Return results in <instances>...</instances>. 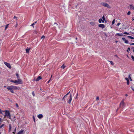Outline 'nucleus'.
I'll list each match as a JSON object with an SVG mask.
<instances>
[{"mask_svg":"<svg viewBox=\"0 0 134 134\" xmlns=\"http://www.w3.org/2000/svg\"><path fill=\"white\" fill-rule=\"evenodd\" d=\"M3 112L5 113V115L4 116L5 117H7L10 119H11V115L10 113L8 110H3L2 111Z\"/></svg>","mask_w":134,"mask_h":134,"instance_id":"1","label":"nucleus"},{"mask_svg":"<svg viewBox=\"0 0 134 134\" xmlns=\"http://www.w3.org/2000/svg\"><path fill=\"white\" fill-rule=\"evenodd\" d=\"M72 97L71 94H70V95L69 97L68 98L67 101V102L69 103V104H70L71 103V101L72 100Z\"/></svg>","mask_w":134,"mask_h":134,"instance_id":"2","label":"nucleus"},{"mask_svg":"<svg viewBox=\"0 0 134 134\" xmlns=\"http://www.w3.org/2000/svg\"><path fill=\"white\" fill-rule=\"evenodd\" d=\"M56 38L57 40H62L63 38V37L62 35L61 34H58L56 37Z\"/></svg>","mask_w":134,"mask_h":134,"instance_id":"3","label":"nucleus"},{"mask_svg":"<svg viewBox=\"0 0 134 134\" xmlns=\"http://www.w3.org/2000/svg\"><path fill=\"white\" fill-rule=\"evenodd\" d=\"M7 89L8 90H9L12 93H14V92L12 87V86H7Z\"/></svg>","mask_w":134,"mask_h":134,"instance_id":"4","label":"nucleus"},{"mask_svg":"<svg viewBox=\"0 0 134 134\" xmlns=\"http://www.w3.org/2000/svg\"><path fill=\"white\" fill-rule=\"evenodd\" d=\"M102 4V5L104 7H107L108 8H110V5L107 3H103Z\"/></svg>","mask_w":134,"mask_h":134,"instance_id":"5","label":"nucleus"},{"mask_svg":"<svg viewBox=\"0 0 134 134\" xmlns=\"http://www.w3.org/2000/svg\"><path fill=\"white\" fill-rule=\"evenodd\" d=\"M4 63L8 68H9L10 69L11 68V67L9 63H7L6 62H4Z\"/></svg>","mask_w":134,"mask_h":134,"instance_id":"6","label":"nucleus"},{"mask_svg":"<svg viewBox=\"0 0 134 134\" xmlns=\"http://www.w3.org/2000/svg\"><path fill=\"white\" fill-rule=\"evenodd\" d=\"M17 85L18 84H21L23 83V82L22 80L20 79H18V80H17Z\"/></svg>","mask_w":134,"mask_h":134,"instance_id":"7","label":"nucleus"},{"mask_svg":"<svg viewBox=\"0 0 134 134\" xmlns=\"http://www.w3.org/2000/svg\"><path fill=\"white\" fill-rule=\"evenodd\" d=\"M124 105V102L123 100L122 101H121L120 104V107H123Z\"/></svg>","mask_w":134,"mask_h":134,"instance_id":"8","label":"nucleus"},{"mask_svg":"<svg viewBox=\"0 0 134 134\" xmlns=\"http://www.w3.org/2000/svg\"><path fill=\"white\" fill-rule=\"evenodd\" d=\"M42 79V77L41 76H38L37 79H36L35 81H38L39 80H40L41 79Z\"/></svg>","mask_w":134,"mask_h":134,"instance_id":"9","label":"nucleus"},{"mask_svg":"<svg viewBox=\"0 0 134 134\" xmlns=\"http://www.w3.org/2000/svg\"><path fill=\"white\" fill-rule=\"evenodd\" d=\"M70 93V91H69L66 95H65L63 98L62 100H64L65 101V99L67 97V96Z\"/></svg>","mask_w":134,"mask_h":134,"instance_id":"10","label":"nucleus"},{"mask_svg":"<svg viewBox=\"0 0 134 134\" xmlns=\"http://www.w3.org/2000/svg\"><path fill=\"white\" fill-rule=\"evenodd\" d=\"M122 40L124 41L125 43H128V41L125 38L122 37Z\"/></svg>","mask_w":134,"mask_h":134,"instance_id":"11","label":"nucleus"},{"mask_svg":"<svg viewBox=\"0 0 134 134\" xmlns=\"http://www.w3.org/2000/svg\"><path fill=\"white\" fill-rule=\"evenodd\" d=\"M12 89L13 90H17L18 88L17 86H12Z\"/></svg>","mask_w":134,"mask_h":134,"instance_id":"12","label":"nucleus"},{"mask_svg":"<svg viewBox=\"0 0 134 134\" xmlns=\"http://www.w3.org/2000/svg\"><path fill=\"white\" fill-rule=\"evenodd\" d=\"M37 117L39 119H41L43 117V116L42 114H40L37 115Z\"/></svg>","mask_w":134,"mask_h":134,"instance_id":"13","label":"nucleus"},{"mask_svg":"<svg viewBox=\"0 0 134 134\" xmlns=\"http://www.w3.org/2000/svg\"><path fill=\"white\" fill-rule=\"evenodd\" d=\"M24 130L21 129L20 131H19L17 133V134H23Z\"/></svg>","mask_w":134,"mask_h":134,"instance_id":"14","label":"nucleus"},{"mask_svg":"<svg viewBox=\"0 0 134 134\" xmlns=\"http://www.w3.org/2000/svg\"><path fill=\"white\" fill-rule=\"evenodd\" d=\"M99 26L102 28H103L105 27V26L103 24H100L99 25Z\"/></svg>","mask_w":134,"mask_h":134,"instance_id":"15","label":"nucleus"},{"mask_svg":"<svg viewBox=\"0 0 134 134\" xmlns=\"http://www.w3.org/2000/svg\"><path fill=\"white\" fill-rule=\"evenodd\" d=\"M10 81L12 82H14V83H15V85H17V80H14H14H10Z\"/></svg>","mask_w":134,"mask_h":134,"instance_id":"16","label":"nucleus"},{"mask_svg":"<svg viewBox=\"0 0 134 134\" xmlns=\"http://www.w3.org/2000/svg\"><path fill=\"white\" fill-rule=\"evenodd\" d=\"M30 49V48H26V53H28L29 52V51Z\"/></svg>","mask_w":134,"mask_h":134,"instance_id":"17","label":"nucleus"},{"mask_svg":"<svg viewBox=\"0 0 134 134\" xmlns=\"http://www.w3.org/2000/svg\"><path fill=\"white\" fill-rule=\"evenodd\" d=\"M130 9H133V10H134V6H133V5H130Z\"/></svg>","mask_w":134,"mask_h":134,"instance_id":"18","label":"nucleus"},{"mask_svg":"<svg viewBox=\"0 0 134 134\" xmlns=\"http://www.w3.org/2000/svg\"><path fill=\"white\" fill-rule=\"evenodd\" d=\"M102 23H104V21H105V17L104 16V15H103V17H102Z\"/></svg>","mask_w":134,"mask_h":134,"instance_id":"19","label":"nucleus"},{"mask_svg":"<svg viewBox=\"0 0 134 134\" xmlns=\"http://www.w3.org/2000/svg\"><path fill=\"white\" fill-rule=\"evenodd\" d=\"M127 37L129 38V39H134V38L132 36H128Z\"/></svg>","mask_w":134,"mask_h":134,"instance_id":"20","label":"nucleus"},{"mask_svg":"<svg viewBox=\"0 0 134 134\" xmlns=\"http://www.w3.org/2000/svg\"><path fill=\"white\" fill-rule=\"evenodd\" d=\"M9 131H10L12 129V127L11 126V125L10 124L9 125Z\"/></svg>","mask_w":134,"mask_h":134,"instance_id":"21","label":"nucleus"},{"mask_svg":"<svg viewBox=\"0 0 134 134\" xmlns=\"http://www.w3.org/2000/svg\"><path fill=\"white\" fill-rule=\"evenodd\" d=\"M131 74H129V78L130 79V80L131 81H132V79L131 77Z\"/></svg>","mask_w":134,"mask_h":134,"instance_id":"22","label":"nucleus"},{"mask_svg":"<svg viewBox=\"0 0 134 134\" xmlns=\"http://www.w3.org/2000/svg\"><path fill=\"white\" fill-rule=\"evenodd\" d=\"M109 62H110L111 64L112 65H114V63L112 61H109Z\"/></svg>","mask_w":134,"mask_h":134,"instance_id":"23","label":"nucleus"},{"mask_svg":"<svg viewBox=\"0 0 134 134\" xmlns=\"http://www.w3.org/2000/svg\"><path fill=\"white\" fill-rule=\"evenodd\" d=\"M102 20L101 18L100 19H99V22L100 23H101L102 22Z\"/></svg>","mask_w":134,"mask_h":134,"instance_id":"24","label":"nucleus"},{"mask_svg":"<svg viewBox=\"0 0 134 134\" xmlns=\"http://www.w3.org/2000/svg\"><path fill=\"white\" fill-rule=\"evenodd\" d=\"M9 25V24H7L5 25V30H6V29H7V28L8 27V26Z\"/></svg>","mask_w":134,"mask_h":134,"instance_id":"25","label":"nucleus"},{"mask_svg":"<svg viewBox=\"0 0 134 134\" xmlns=\"http://www.w3.org/2000/svg\"><path fill=\"white\" fill-rule=\"evenodd\" d=\"M65 66L64 65H62L61 67V68L63 69H64L65 68Z\"/></svg>","mask_w":134,"mask_h":134,"instance_id":"26","label":"nucleus"},{"mask_svg":"<svg viewBox=\"0 0 134 134\" xmlns=\"http://www.w3.org/2000/svg\"><path fill=\"white\" fill-rule=\"evenodd\" d=\"M16 76H17L18 79L19 78V75L18 73L16 74Z\"/></svg>","mask_w":134,"mask_h":134,"instance_id":"27","label":"nucleus"},{"mask_svg":"<svg viewBox=\"0 0 134 134\" xmlns=\"http://www.w3.org/2000/svg\"><path fill=\"white\" fill-rule=\"evenodd\" d=\"M127 84L128 85H129L130 82H129V80H128L127 81Z\"/></svg>","mask_w":134,"mask_h":134,"instance_id":"28","label":"nucleus"},{"mask_svg":"<svg viewBox=\"0 0 134 134\" xmlns=\"http://www.w3.org/2000/svg\"><path fill=\"white\" fill-rule=\"evenodd\" d=\"M52 29L54 31H55L56 30L55 27V26H54L53 28H52Z\"/></svg>","mask_w":134,"mask_h":134,"instance_id":"29","label":"nucleus"},{"mask_svg":"<svg viewBox=\"0 0 134 134\" xmlns=\"http://www.w3.org/2000/svg\"><path fill=\"white\" fill-rule=\"evenodd\" d=\"M129 51H130V48H129V47H128V48H127V51L128 52H129Z\"/></svg>","mask_w":134,"mask_h":134,"instance_id":"30","label":"nucleus"},{"mask_svg":"<svg viewBox=\"0 0 134 134\" xmlns=\"http://www.w3.org/2000/svg\"><path fill=\"white\" fill-rule=\"evenodd\" d=\"M35 23H33L30 26H32L33 27H34V25H35Z\"/></svg>","mask_w":134,"mask_h":134,"instance_id":"31","label":"nucleus"},{"mask_svg":"<svg viewBox=\"0 0 134 134\" xmlns=\"http://www.w3.org/2000/svg\"><path fill=\"white\" fill-rule=\"evenodd\" d=\"M131 57L133 61H134V57L133 55H131Z\"/></svg>","mask_w":134,"mask_h":134,"instance_id":"32","label":"nucleus"},{"mask_svg":"<svg viewBox=\"0 0 134 134\" xmlns=\"http://www.w3.org/2000/svg\"><path fill=\"white\" fill-rule=\"evenodd\" d=\"M14 19H16V20H17L18 19L15 16H14Z\"/></svg>","mask_w":134,"mask_h":134,"instance_id":"33","label":"nucleus"},{"mask_svg":"<svg viewBox=\"0 0 134 134\" xmlns=\"http://www.w3.org/2000/svg\"><path fill=\"white\" fill-rule=\"evenodd\" d=\"M115 23V19L113 20L112 22V25H113Z\"/></svg>","mask_w":134,"mask_h":134,"instance_id":"34","label":"nucleus"},{"mask_svg":"<svg viewBox=\"0 0 134 134\" xmlns=\"http://www.w3.org/2000/svg\"><path fill=\"white\" fill-rule=\"evenodd\" d=\"M45 37V36H44L43 35V36H42L41 37V38L42 39H44V38Z\"/></svg>","mask_w":134,"mask_h":134,"instance_id":"35","label":"nucleus"},{"mask_svg":"<svg viewBox=\"0 0 134 134\" xmlns=\"http://www.w3.org/2000/svg\"><path fill=\"white\" fill-rule=\"evenodd\" d=\"M131 14V12L130 11H129L127 13V14L128 15H130Z\"/></svg>","mask_w":134,"mask_h":134,"instance_id":"36","label":"nucleus"},{"mask_svg":"<svg viewBox=\"0 0 134 134\" xmlns=\"http://www.w3.org/2000/svg\"><path fill=\"white\" fill-rule=\"evenodd\" d=\"M15 105L16 107L17 108H19V106L18 105V104L17 103H16L15 104Z\"/></svg>","mask_w":134,"mask_h":134,"instance_id":"37","label":"nucleus"},{"mask_svg":"<svg viewBox=\"0 0 134 134\" xmlns=\"http://www.w3.org/2000/svg\"><path fill=\"white\" fill-rule=\"evenodd\" d=\"M116 35H118L119 36H121V35H123L122 34H116Z\"/></svg>","mask_w":134,"mask_h":134,"instance_id":"38","label":"nucleus"},{"mask_svg":"<svg viewBox=\"0 0 134 134\" xmlns=\"http://www.w3.org/2000/svg\"><path fill=\"white\" fill-rule=\"evenodd\" d=\"M54 25H55V26H57L58 25V24L57 23H54Z\"/></svg>","mask_w":134,"mask_h":134,"instance_id":"39","label":"nucleus"},{"mask_svg":"<svg viewBox=\"0 0 134 134\" xmlns=\"http://www.w3.org/2000/svg\"><path fill=\"white\" fill-rule=\"evenodd\" d=\"M33 118L34 119V122H35V117H34V116H33Z\"/></svg>","mask_w":134,"mask_h":134,"instance_id":"40","label":"nucleus"},{"mask_svg":"<svg viewBox=\"0 0 134 134\" xmlns=\"http://www.w3.org/2000/svg\"><path fill=\"white\" fill-rule=\"evenodd\" d=\"M2 111H2L1 109H0V113L1 114H2Z\"/></svg>","mask_w":134,"mask_h":134,"instance_id":"41","label":"nucleus"},{"mask_svg":"<svg viewBox=\"0 0 134 134\" xmlns=\"http://www.w3.org/2000/svg\"><path fill=\"white\" fill-rule=\"evenodd\" d=\"M99 99V97H97L96 98V100H98Z\"/></svg>","mask_w":134,"mask_h":134,"instance_id":"42","label":"nucleus"},{"mask_svg":"<svg viewBox=\"0 0 134 134\" xmlns=\"http://www.w3.org/2000/svg\"><path fill=\"white\" fill-rule=\"evenodd\" d=\"M32 94L33 95V96H34L35 95L34 92V91L32 92Z\"/></svg>","mask_w":134,"mask_h":134,"instance_id":"43","label":"nucleus"},{"mask_svg":"<svg viewBox=\"0 0 134 134\" xmlns=\"http://www.w3.org/2000/svg\"><path fill=\"white\" fill-rule=\"evenodd\" d=\"M125 79L126 80V81H127L129 80L128 79L127 77H126L125 78Z\"/></svg>","mask_w":134,"mask_h":134,"instance_id":"44","label":"nucleus"},{"mask_svg":"<svg viewBox=\"0 0 134 134\" xmlns=\"http://www.w3.org/2000/svg\"><path fill=\"white\" fill-rule=\"evenodd\" d=\"M4 125V124H2L0 126V127L1 128Z\"/></svg>","mask_w":134,"mask_h":134,"instance_id":"45","label":"nucleus"},{"mask_svg":"<svg viewBox=\"0 0 134 134\" xmlns=\"http://www.w3.org/2000/svg\"><path fill=\"white\" fill-rule=\"evenodd\" d=\"M120 24V23H118V24H117V25L118 26H119Z\"/></svg>","mask_w":134,"mask_h":134,"instance_id":"46","label":"nucleus"},{"mask_svg":"<svg viewBox=\"0 0 134 134\" xmlns=\"http://www.w3.org/2000/svg\"><path fill=\"white\" fill-rule=\"evenodd\" d=\"M130 44L131 45H134V43H132Z\"/></svg>","mask_w":134,"mask_h":134,"instance_id":"47","label":"nucleus"},{"mask_svg":"<svg viewBox=\"0 0 134 134\" xmlns=\"http://www.w3.org/2000/svg\"><path fill=\"white\" fill-rule=\"evenodd\" d=\"M115 42H116V43H117L118 42V41H115Z\"/></svg>","mask_w":134,"mask_h":134,"instance_id":"48","label":"nucleus"},{"mask_svg":"<svg viewBox=\"0 0 134 134\" xmlns=\"http://www.w3.org/2000/svg\"><path fill=\"white\" fill-rule=\"evenodd\" d=\"M123 34H128V33H127V32H124L123 33Z\"/></svg>","mask_w":134,"mask_h":134,"instance_id":"49","label":"nucleus"},{"mask_svg":"<svg viewBox=\"0 0 134 134\" xmlns=\"http://www.w3.org/2000/svg\"><path fill=\"white\" fill-rule=\"evenodd\" d=\"M132 20L133 21L134 20V18H132Z\"/></svg>","mask_w":134,"mask_h":134,"instance_id":"50","label":"nucleus"},{"mask_svg":"<svg viewBox=\"0 0 134 134\" xmlns=\"http://www.w3.org/2000/svg\"><path fill=\"white\" fill-rule=\"evenodd\" d=\"M1 120H2V119L1 118H0V122H1Z\"/></svg>","mask_w":134,"mask_h":134,"instance_id":"51","label":"nucleus"},{"mask_svg":"<svg viewBox=\"0 0 134 134\" xmlns=\"http://www.w3.org/2000/svg\"><path fill=\"white\" fill-rule=\"evenodd\" d=\"M7 87L6 86H4V88H5Z\"/></svg>","mask_w":134,"mask_h":134,"instance_id":"52","label":"nucleus"},{"mask_svg":"<svg viewBox=\"0 0 134 134\" xmlns=\"http://www.w3.org/2000/svg\"><path fill=\"white\" fill-rule=\"evenodd\" d=\"M125 95L126 96H128V95L127 94H126Z\"/></svg>","mask_w":134,"mask_h":134,"instance_id":"53","label":"nucleus"},{"mask_svg":"<svg viewBox=\"0 0 134 134\" xmlns=\"http://www.w3.org/2000/svg\"><path fill=\"white\" fill-rule=\"evenodd\" d=\"M131 48L132 49H134V47H132V48Z\"/></svg>","mask_w":134,"mask_h":134,"instance_id":"54","label":"nucleus"},{"mask_svg":"<svg viewBox=\"0 0 134 134\" xmlns=\"http://www.w3.org/2000/svg\"><path fill=\"white\" fill-rule=\"evenodd\" d=\"M50 79L48 82V83H49V81H50Z\"/></svg>","mask_w":134,"mask_h":134,"instance_id":"55","label":"nucleus"},{"mask_svg":"<svg viewBox=\"0 0 134 134\" xmlns=\"http://www.w3.org/2000/svg\"><path fill=\"white\" fill-rule=\"evenodd\" d=\"M115 56H117V55H115Z\"/></svg>","mask_w":134,"mask_h":134,"instance_id":"56","label":"nucleus"},{"mask_svg":"<svg viewBox=\"0 0 134 134\" xmlns=\"http://www.w3.org/2000/svg\"><path fill=\"white\" fill-rule=\"evenodd\" d=\"M37 23V21H36L35 22V23Z\"/></svg>","mask_w":134,"mask_h":134,"instance_id":"57","label":"nucleus"},{"mask_svg":"<svg viewBox=\"0 0 134 134\" xmlns=\"http://www.w3.org/2000/svg\"><path fill=\"white\" fill-rule=\"evenodd\" d=\"M105 36H107V35H106V34H105Z\"/></svg>","mask_w":134,"mask_h":134,"instance_id":"58","label":"nucleus"},{"mask_svg":"<svg viewBox=\"0 0 134 134\" xmlns=\"http://www.w3.org/2000/svg\"><path fill=\"white\" fill-rule=\"evenodd\" d=\"M133 52H134V49L133 50Z\"/></svg>","mask_w":134,"mask_h":134,"instance_id":"59","label":"nucleus"},{"mask_svg":"<svg viewBox=\"0 0 134 134\" xmlns=\"http://www.w3.org/2000/svg\"><path fill=\"white\" fill-rule=\"evenodd\" d=\"M76 39H77V37H76Z\"/></svg>","mask_w":134,"mask_h":134,"instance_id":"60","label":"nucleus"},{"mask_svg":"<svg viewBox=\"0 0 134 134\" xmlns=\"http://www.w3.org/2000/svg\"><path fill=\"white\" fill-rule=\"evenodd\" d=\"M52 77V75L51 76V78Z\"/></svg>","mask_w":134,"mask_h":134,"instance_id":"61","label":"nucleus"},{"mask_svg":"<svg viewBox=\"0 0 134 134\" xmlns=\"http://www.w3.org/2000/svg\"><path fill=\"white\" fill-rule=\"evenodd\" d=\"M127 35H130V34H127Z\"/></svg>","mask_w":134,"mask_h":134,"instance_id":"62","label":"nucleus"},{"mask_svg":"<svg viewBox=\"0 0 134 134\" xmlns=\"http://www.w3.org/2000/svg\"><path fill=\"white\" fill-rule=\"evenodd\" d=\"M1 132H0V134H1Z\"/></svg>","mask_w":134,"mask_h":134,"instance_id":"63","label":"nucleus"},{"mask_svg":"<svg viewBox=\"0 0 134 134\" xmlns=\"http://www.w3.org/2000/svg\"><path fill=\"white\" fill-rule=\"evenodd\" d=\"M133 30H134V29H133Z\"/></svg>","mask_w":134,"mask_h":134,"instance_id":"64","label":"nucleus"}]
</instances>
